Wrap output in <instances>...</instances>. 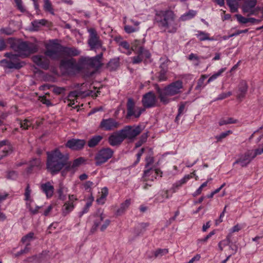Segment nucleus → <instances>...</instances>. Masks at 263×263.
<instances>
[{"label":"nucleus","instance_id":"obj_1","mask_svg":"<svg viewBox=\"0 0 263 263\" xmlns=\"http://www.w3.org/2000/svg\"><path fill=\"white\" fill-rule=\"evenodd\" d=\"M155 19L158 25L165 31L175 33L179 27L174 12L170 10L156 11Z\"/></svg>","mask_w":263,"mask_h":263},{"label":"nucleus","instance_id":"obj_2","mask_svg":"<svg viewBox=\"0 0 263 263\" xmlns=\"http://www.w3.org/2000/svg\"><path fill=\"white\" fill-rule=\"evenodd\" d=\"M68 154H62L58 149L47 152V169L52 174L59 172L67 164Z\"/></svg>","mask_w":263,"mask_h":263},{"label":"nucleus","instance_id":"obj_3","mask_svg":"<svg viewBox=\"0 0 263 263\" xmlns=\"http://www.w3.org/2000/svg\"><path fill=\"white\" fill-rule=\"evenodd\" d=\"M182 88V82L180 80H177L171 83L163 89H158L157 92L160 101L164 104H168L172 101L169 97L180 94Z\"/></svg>","mask_w":263,"mask_h":263},{"label":"nucleus","instance_id":"obj_4","mask_svg":"<svg viewBox=\"0 0 263 263\" xmlns=\"http://www.w3.org/2000/svg\"><path fill=\"white\" fill-rule=\"evenodd\" d=\"M144 43L143 40H136L133 42V50H135L134 51L137 54L132 58V62L134 64H139L143 59H148L151 57V53L149 51L143 47Z\"/></svg>","mask_w":263,"mask_h":263},{"label":"nucleus","instance_id":"obj_5","mask_svg":"<svg viewBox=\"0 0 263 263\" xmlns=\"http://www.w3.org/2000/svg\"><path fill=\"white\" fill-rule=\"evenodd\" d=\"M7 59L0 61V66L8 69H19L25 65V63L21 61L17 54L7 52L5 54Z\"/></svg>","mask_w":263,"mask_h":263},{"label":"nucleus","instance_id":"obj_6","mask_svg":"<svg viewBox=\"0 0 263 263\" xmlns=\"http://www.w3.org/2000/svg\"><path fill=\"white\" fill-rule=\"evenodd\" d=\"M12 48L18 53L17 55L19 57H24L36 52L38 49L36 45L26 42H22L17 45H14Z\"/></svg>","mask_w":263,"mask_h":263},{"label":"nucleus","instance_id":"obj_7","mask_svg":"<svg viewBox=\"0 0 263 263\" xmlns=\"http://www.w3.org/2000/svg\"><path fill=\"white\" fill-rule=\"evenodd\" d=\"M87 31L89 33L87 43L90 49L95 51L98 49L105 51L106 48L103 46V42L97 31L94 28H89Z\"/></svg>","mask_w":263,"mask_h":263},{"label":"nucleus","instance_id":"obj_8","mask_svg":"<svg viewBox=\"0 0 263 263\" xmlns=\"http://www.w3.org/2000/svg\"><path fill=\"white\" fill-rule=\"evenodd\" d=\"M46 49L45 55L51 59H59L62 55L63 46L55 40L50 41L46 45Z\"/></svg>","mask_w":263,"mask_h":263},{"label":"nucleus","instance_id":"obj_9","mask_svg":"<svg viewBox=\"0 0 263 263\" xmlns=\"http://www.w3.org/2000/svg\"><path fill=\"white\" fill-rule=\"evenodd\" d=\"M114 151L110 148H104L100 149L95 156L96 164L100 165L111 158Z\"/></svg>","mask_w":263,"mask_h":263},{"label":"nucleus","instance_id":"obj_10","mask_svg":"<svg viewBox=\"0 0 263 263\" xmlns=\"http://www.w3.org/2000/svg\"><path fill=\"white\" fill-rule=\"evenodd\" d=\"M31 190L30 188L29 184H27L25 192L24 193L25 200L26 201V205L27 208L29 210L32 214H36L37 213L39 210L41 208V206L35 205V208H33V199L31 197Z\"/></svg>","mask_w":263,"mask_h":263},{"label":"nucleus","instance_id":"obj_11","mask_svg":"<svg viewBox=\"0 0 263 263\" xmlns=\"http://www.w3.org/2000/svg\"><path fill=\"white\" fill-rule=\"evenodd\" d=\"M145 109L135 105V102L131 98H129L127 102V116L139 118Z\"/></svg>","mask_w":263,"mask_h":263},{"label":"nucleus","instance_id":"obj_12","mask_svg":"<svg viewBox=\"0 0 263 263\" xmlns=\"http://www.w3.org/2000/svg\"><path fill=\"white\" fill-rule=\"evenodd\" d=\"M142 103L144 108H152L156 106L157 99L153 91H149L143 96Z\"/></svg>","mask_w":263,"mask_h":263},{"label":"nucleus","instance_id":"obj_13","mask_svg":"<svg viewBox=\"0 0 263 263\" xmlns=\"http://www.w3.org/2000/svg\"><path fill=\"white\" fill-rule=\"evenodd\" d=\"M141 126H126L123 129H121L125 139H133L138 136L142 130Z\"/></svg>","mask_w":263,"mask_h":263},{"label":"nucleus","instance_id":"obj_14","mask_svg":"<svg viewBox=\"0 0 263 263\" xmlns=\"http://www.w3.org/2000/svg\"><path fill=\"white\" fill-rule=\"evenodd\" d=\"M162 173L160 170L156 168H149L144 171L143 175V180L145 182L154 181L157 177H162Z\"/></svg>","mask_w":263,"mask_h":263},{"label":"nucleus","instance_id":"obj_15","mask_svg":"<svg viewBox=\"0 0 263 263\" xmlns=\"http://www.w3.org/2000/svg\"><path fill=\"white\" fill-rule=\"evenodd\" d=\"M257 0H246L242 7V10L244 13H248V15H257L256 7Z\"/></svg>","mask_w":263,"mask_h":263},{"label":"nucleus","instance_id":"obj_16","mask_svg":"<svg viewBox=\"0 0 263 263\" xmlns=\"http://www.w3.org/2000/svg\"><path fill=\"white\" fill-rule=\"evenodd\" d=\"M120 125L118 122L113 118L103 119L100 124V127L105 130H111L118 128Z\"/></svg>","mask_w":263,"mask_h":263},{"label":"nucleus","instance_id":"obj_17","mask_svg":"<svg viewBox=\"0 0 263 263\" xmlns=\"http://www.w3.org/2000/svg\"><path fill=\"white\" fill-rule=\"evenodd\" d=\"M34 234L33 232H30L27 235H25L22 238L21 241L26 246L24 249L21 250L15 256H18L22 254L28 252L30 249V242L34 239Z\"/></svg>","mask_w":263,"mask_h":263},{"label":"nucleus","instance_id":"obj_18","mask_svg":"<svg viewBox=\"0 0 263 263\" xmlns=\"http://www.w3.org/2000/svg\"><path fill=\"white\" fill-rule=\"evenodd\" d=\"M103 56L101 52L96 56L92 58L86 57L82 59L83 62L92 67L99 68L101 66V60Z\"/></svg>","mask_w":263,"mask_h":263},{"label":"nucleus","instance_id":"obj_19","mask_svg":"<svg viewBox=\"0 0 263 263\" xmlns=\"http://www.w3.org/2000/svg\"><path fill=\"white\" fill-rule=\"evenodd\" d=\"M68 198V201L64 203L62 208V212L64 215L69 214L73 211L76 205L74 202L78 199L74 195H69Z\"/></svg>","mask_w":263,"mask_h":263},{"label":"nucleus","instance_id":"obj_20","mask_svg":"<svg viewBox=\"0 0 263 263\" xmlns=\"http://www.w3.org/2000/svg\"><path fill=\"white\" fill-rule=\"evenodd\" d=\"M115 40L119 46V49L121 52L127 55H130L132 52L135 50H133V42L132 44L131 48H130L129 43L127 41H123L121 37H116Z\"/></svg>","mask_w":263,"mask_h":263},{"label":"nucleus","instance_id":"obj_21","mask_svg":"<svg viewBox=\"0 0 263 263\" xmlns=\"http://www.w3.org/2000/svg\"><path fill=\"white\" fill-rule=\"evenodd\" d=\"M124 139L122 130H120L111 135L108 138V141L111 145L116 146L119 145Z\"/></svg>","mask_w":263,"mask_h":263},{"label":"nucleus","instance_id":"obj_22","mask_svg":"<svg viewBox=\"0 0 263 263\" xmlns=\"http://www.w3.org/2000/svg\"><path fill=\"white\" fill-rule=\"evenodd\" d=\"M253 159V156L249 150L244 154L241 155L239 158L234 162L233 165L239 164L242 167L246 166L249 164Z\"/></svg>","mask_w":263,"mask_h":263},{"label":"nucleus","instance_id":"obj_23","mask_svg":"<svg viewBox=\"0 0 263 263\" xmlns=\"http://www.w3.org/2000/svg\"><path fill=\"white\" fill-rule=\"evenodd\" d=\"M85 144L84 140L72 139L67 142L66 146L72 150H79L84 147Z\"/></svg>","mask_w":263,"mask_h":263},{"label":"nucleus","instance_id":"obj_24","mask_svg":"<svg viewBox=\"0 0 263 263\" xmlns=\"http://www.w3.org/2000/svg\"><path fill=\"white\" fill-rule=\"evenodd\" d=\"M32 60L34 63L44 69H47L49 66V60L43 55H35L33 57Z\"/></svg>","mask_w":263,"mask_h":263},{"label":"nucleus","instance_id":"obj_25","mask_svg":"<svg viewBox=\"0 0 263 263\" xmlns=\"http://www.w3.org/2000/svg\"><path fill=\"white\" fill-rule=\"evenodd\" d=\"M248 89V85L246 81L242 80L240 82L238 86V91L237 92V98L241 100L245 98Z\"/></svg>","mask_w":263,"mask_h":263},{"label":"nucleus","instance_id":"obj_26","mask_svg":"<svg viewBox=\"0 0 263 263\" xmlns=\"http://www.w3.org/2000/svg\"><path fill=\"white\" fill-rule=\"evenodd\" d=\"M40 189L46 195L47 198L52 197L54 193V187L50 182H47L40 185Z\"/></svg>","mask_w":263,"mask_h":263},{"label":"nucleus","instance_id":"obj_27","mask_svg":"<svg viewBox=\"0 0 263 263\" xmlns=\"http://www.w3.org/2000/svg\"><path fill=\"white\" fill-rule=\"evenodd\" d=\"M105 215L103 213H100V215L98 217V219H97L95 222V225L96 228H98L100 226V230L102 231H104L107 227L109 226L110 221L109 219H106L103 221L105 218Z\"/></svg>","mask_w":263,"mask_h":263},{"label":"nucleus","instance_id":"obj_28","mask_svg":"<svg viewBox=\"0 0 263 263\" xmlns=\"http://www.w3.org/2000/svg\"><path fill=\"white\" fill-rule=\"evenodd\" d=\"M195 35L200 41L214 40L213 37H210V34L205 31L197 30Z\"/></svg>","mask_w":263,"mask_h":263},{"label":"nucleus","instance_id":"obj_29","mask_svg":"<svg viewBox=\"0 0 263 263\" xmlns=\"http://www.w3.org/2000/svg\"><path fill=\"white\" fill-rule=\"evenodd\" d=\"M4 146H6L3 151L4 154L0 155V160L5 156H7L9 153L11 151V147L9 144V142L7 140H4L0 141V148L3 147Z\"/></svg>","mask_w":263,"mask_h":263},{"label":"nucleus","instance_id":"obj_30","mask_svg":"<svg viewBox=\"0 0 263 263\" xmlns=\"http://www.w3.org/2000/svg\"><path fill=\"white\" fill-rule=\"evenodd\" d=\"M80 53V51L76 48L63 47L62 54L73 57L79 55Z\"/></svg>","mask_w":263,"mask_h":263},{"label":"nucleus","instance_id":"obj_31","mask_svg":"<svg viewBox=\"0 0 263 263\" xmlns=\"http://www.w3.org/2000/svg\"><path fill=\"white\" fill-rule=\"evenodd\" d=\"M130 200L127 199L124 202L122 203L120 208L116 211L117 215H121L123 214L125 211L128 209L130 204Z\"/></svg>","mask_w":263,"mask_h":263},{"label":"nucleus","instance_id":"obj_32","mask_svg":"<svg viewBox=\"0 0 263 263\" xmlns=\"http://www.w3.org/2000/svg\"><path fill=\"white\" fill-rule=\"evenodd\" d=\"M226 70V68H221L217 72L214 73L208 80L207 84H209L215 80H216L218 78L221 77L222 73Z\"/></svg>","mask_w":263,"mask_h":263},{"label":"nucleus","instance_id":"obj_33","mask_svg":"<svg viewBox=\"0 0 263 263\" xmlns=\"http://www.w3.org/2000/svg\"><path fill=\"white\" fill-rule=\"evenodd\" d=\"M192 175H195V172H194L191 174L185 175L180 180L175 182L174 185L176 187L181 186L182 184H184L185 183H186L190 179H191L193 177Z\"/></svg>","mask_w":263,"mask_h":263},{"label":"nucleus","instance_id":"obj_34","mask_svg":"<svg viewBox=\"0 0 263 263\" xmlns=\"http://www.w3.org/2000/svg\"><path fill=\"white\" fill-rule=\"evenodd\" d=\"M67 192V189L65 187L63 184H59V189L57 193L59 196V199L62 200H64L66 198V194Z\"/></svg>","mask_w":263,"mask_h":263},{"label":"nucleus","instance_id":"obj_35","mask_svg":"<svg viewBox=\"0 0 263 263\" xmlns=\"http://www.w3.org/2000/svg\"><path fill=\"white\" fill-rule=\"evenodd\" d=\"M196 14L197 12L196 11L190 10L188 12L182 14L179 19L181 21H185L193 18Z\"/></svg>","mask_w":263,"mask_h":263},{"label":"nucleus","instance_id":"obj_36","mask_svg":"<svg viewBox=\"0 0 263 263\" xmlns=\"http://www.w3.org/2000/svg\"><path fill=\"white\" fill-rule=\"evenodd\" d=\"M47 20L45 19H41L39 20H34L32 22L31 24L33 27V30L37 31L41 26H45L47 23Z\"/></svg>","mask_w":263,"mask_h":263},{"label":"nucleus","instance_id":"obj_37","mask_svg":"<svg viewBox=\"0 0 263 263\" xmlns=\"http://www.w3.org/2000/svg\"><path fill=\"white\" fill-rule=\"evenodd\" d=\"M231 12H237L238 9V3L237 0H226Z\"/></svg>","mask_w":263,"mask_h":263},{"label":"nucleus","instance_id":"obj_38","mask_svg":"<svg viewBox=\"0 0 263 263\" xmlns=\"http://www.w3.org/2000/svg\"><path fill=\"white\" fill-rule=\"evenodd\" d=\"M102 139V137L101 136H95L89 140L88 145L90 147H93L96 146Z\"/></svg>","mask_w":263,"mask_h":263},{"label":"nucleus","instance_id":"obj_39","mask_svg":"<svg viewBox=\"0 0 263 263\" xmlns=\"http://www.w3.org/2000/svg\"><path fill=\"white\" fill-rule=\"evenodd\" d=\"M74 63L75 62L73 59L63 60L61 62L60 66L62 68H70L73 67Z\"/></svg>","mask_w":263,"mask_h":263},{"label":"nucleus","instance_id":"obj_40","mask_svg":"<svg viewBox=\"0 0 263 263\" xmlns=\"http://www.w3.org/2000/svg\"><path fill=\"white\" fill-rule=\"evenodd\" d=\"M43 8L45 11L49 12L51 14H55L52 4L49 0L44 1Z\"/></svg>","mask_w":263,"mask_h":263},{"label":"nucleus","instance_id":"obj_41","mask_svg":"<svg viewBox=\"0 0 263 263\" xmlns=\"http://www.w3.org/2000/svg\"><path fill=\"white\" fill-rule=\"evenodd\" d=\"M251 154L253 156V158H254L257 155H260L263 153V143L262 144L259 145L257 148L255 149L249 150Z\"/></svg>","mask_w":263,"mask_h":263},{"label":"nucleus","instance_id":"obj_42","mask_svg":"<svg viewBox=\"0 0 263 263\" xmlns=\"http://www.w3.org/2000/svg\"><path fill=\"white\" fill-rule=\"evenodd\" d=\"M189 60L192 61L194 62V65H198L200 63V59H204L205 58L203 57H199L197 55L194 53H191L189 55L188 58Z\"/></svg>","mask_w":263,"mask_h":263},{"label":"nucleus","instance_id":"obj_43","mask_svg":"<svg viewBox=\"0 0 263 263\" xmlns=\"http://www.w3.org/2000/svg\"><path fill=\"white\" fill-rule=\"evenodd\" d=\"M119 65V61L118 59H114L111 60L108 64V67L111 70H116Z\"/></svg>","mask_w":263,"mask_h":263},{"label":"nucleus","instance_id":"obj_44","mask_svg":"<svg viewBox=\"0 0 263 263\" xmlns=\"http://www.w3.org/2000/svg\"><path fill=\"white\" fill-rule=\"evenodd\" d=\"M208 77V76L206 74L202 75L201 76L198 81L197 85L196 87L197 89H201L205 87L206 84H204V81Z\"/></svg>","mask_w":263,"mask_h":263},{"label":"nucleus","instance_id":"obj_45","mask_svg":"<svg viewBox=\"0 0 263 263\" xmlns=\"http://www.w3.org/2000/svg\"><path fill=\"white\" fill-rule=\"evenodd\" d=\"M237 122V120L232 118H228L227 119H222L219 122V125L222 126L229 124L236 123Z\"/></svg>","mask_w":263,"mask_h":263},{"label":"nucleus","instance_id":"obj_46","mask_svg":"<svg viewBox=\"0 0 263 263\" xmlns=\"http://www.w3.org/2000/svg\"><path fill=\"white\" fill-rule=\"evenodd\" d=\"M167 198H168L167 192L166 191H163L157 195L155 199L157 202H162Z\"/></svg>","mask_w":263,"mask_h":263},{"label":"nucleus","instance_id":"obj_47","mask_svg":"<svg viewBox=\"0 0 263 263\" xmlns=\"http://www.w3.org/2000/svg\"><path fill=\"white\" fill-rule=\"evenodd\" d=\"M33 123V121L31 119H26L21 122V127L23 129H27L29 126H31Z\"/></svg>","mask_w":263,"mask_h":263},{"label":"nucleus","instance_id":"obj_48","mask_svg":"<svg viewBox=\"0 0 263 263\" xmlns=\"http://www.w3.org/2000/svg\"><path fill=\"white\" fill-rule=\"evenodd\" d=\"M42 162L40 159H34L30 162L29 170H31L34 167H40Z\"/></svg>","mask_w":263,"mask_h":263},{"label":"nucleus","instance_id":"obj_49","mask_svg":"<svg viewBox=\"0 0 263 263\" xmlns=\"http://www.w3.org/2000/svg\"><path fill=\"white\" fill-rule=\"evenodd\" d=\"M232 132L231 130H227L226 132H223L221 133L219 135H217L215 136V139L218 141H220L223 138L227 137L229 134H231Z\"/></svg>","mask_w":263,"mask_h":263},{"label":"nucleus","instance_id":"obj_50","mask_svg":"<svg viewBox=\"0 0 263 263\" xmlns=\"http://www.w3.org/2000/svg\"><path fill=\"white\" fill-rule=\"evenodd\" d=\"M232 95V92L231 91H228L227 92H223L218 95V96L214 99V101L217 100H221L225 98H228Z\"/></svg>","mask_w":263,"mask_h":263},{"label":"nucleus","instance_id":"obj_51","mask_svg":"<svg viewBox=\"0 0 263 263\" xmlns=\"http://www.w3.org/2000/svg\"><path fill=\"white\" fill-rule=\"evenodd\" d=\"M124 30L127 33H131L138 31L139 27H133L129 25H125L124 26Z\"/></svg>","mask_w":263,"mask_h":263},{"label":"nucleus","instance_id":"obj_52","mask_svg":"<svg viewBox=\"0 0 263 263\" xmlns=\"http://www.w3.org/2000/svg\"><path fill=\"white\" fill-rule=\"evenodd\" d=\"M168 253V250L166 249H160L157 250H156L155 253V257H160L162 256L165 254H166Z\"/></svg>","mask_w":263,"mask_h":263},{"label":"nucleus","instance_id":"obj_53","mask_svg":"<svg viewBox=\"0 0 263 263\" xmlns=\"http://www.w3.org/2000/svg\"><path fill=\"white\" fill-rule=\"evenodd\" d=\"M235 17L240 24H245L248 23V18L243 17L240 14H236Z\"/></svg>","mask_w":263,"mask_h":263},{"label":"nucleus","instance_id":"obj_54","mask_svg":"<svg viewBox=\"0 0 263 263\" xmlns=\"http://www.w3.org/2000/svg\"><path fill=\"white\" fill-rule=\"evenodd\" d=\"M78 96V92L77 91H71L69 93L68 97L69 101H70V103H69L70 105L72 106V105L74 104V102L73 100H72V99L73 98L77 97Z\"/></svg>","mask_w":263,"mask_h":263},{"label":"nucleus","instance_id":"obj_55","mask_svg":"<svg viewBox=\"0 0 263 263\" xmlns=\"http://www.w3.org/2000/svg\"><path fill=\"white\" fill-rule=\"evenodd\" d=\"M13 31L9 27L3 28L0 29V33L6 35H11L13 33Z\"/></svg>","mask_w":263,"mask_h":263},{"label":"nucleus","instance_id":"obj_56","mask_svg":"<svg viewBox=\"0 0 263 263\" xmlns=\"http://www.w3.org/2000/svg\"><path fill=\"white\" fill-rule=\"evenodd\" d=\"M215 234V231H213L211 232L208 235H207L204 237L201 238L198 240V242H206L210 238H211L213 235Z\"/></svg>","mask_w":263,"mask_h":263},{"label":"nucleus","instance_id":"obj_57","mask_svg":"<svg viewBox=\"0 0 263 263\" xmlns=\"http://www.w3.org/2000/svg\"><path fill=\"white\" fill-rule=\"evenodd\" d=\"M84 162V159L82 158H79L74 160L72 164V167L75 168L79 166Z\"/></svg>","mask_w":263,"mask_h":263},{"label":"nucleus","instance_id":"obj_58","mask_svg":"<svg viewBox=\"0 0 263 263\" xmlns=\"http://www.w3.org/2000/svg\"><path fill=\"white\" fill-rule=\"evenodd\" d=\"M230 242H229V240H226V239L220 241L218 243V247L219 249L222 251L223 250L224 247L227 246H228Z\"/></svg>","mask_w":263,"mask_h":263},{"label":"nucleus","instance_id":"obj_59","mask_svg":"<svg viewBox=\"0 0 263 263\" xmlns=\"http://www.w3.org/2000/svg\"><path fill=\"white\" fill-rule=\"evenodd\" d=\"M184 109L185 105L183 104H182L179 106L178 108V113L176 118V120H178L179 119V117L183 114Z\"/></svg>","mask_w":263,"mask_h":263},{"label":"nucleus","instance_id":"obj_60","mask_svg":"<svg viewBox=\"0 0 263 263\" xmlns=\"http://www.w3.org/2000/svg\"><path fill=\"white\" fill-rule=\"evenodd\" d=\"M248 29H244V30H237L235 33L229 35V36H228V38L238 35L241 33H247V32H248Z\"/></svg>","mask_w":263,"mask_h":263},{"label":"nucleus","instance_id":"obj_61","mask_svg":"<svg viewBox=\"0 0 263 263\" xmlns=\"http://www.w3.org/2000/svg\"><path fill=\"white\" fill-rule=\"evenodd\" d=\"M16 5L17 9L22 12H24L26 11V9L23 4L22 1L16 3Z\"/></svg>","mask_w":263,"mask_h":263},{"label":"nucleus","instance_id":"obj_62","mask_svg":"<svg viewBox=\"0 0 263 263\" xmlns=\"http://www.w3.org/2000/svg\"><path fill=\"white\" fill-rule=\"evenodd\" d=\"M53 90L57 94H61L64 92L65 89L64 87H55Z\"/></svg>","mask_w":263,"mask_h":263},{"label":"nucleus","instance_id":"obj_63","mask_svg":"<svg viewBox=\"0 0 263 263\" xmlns=\"http://www.w3.org/2000/svg\"><path fill=\"white\" fill-rule=\"evenodd\" d=\"M146 164L145 165V167L147 168V169L149 168V165L153 164L154 162L153 158L152 157H148L146 158Z\"/></svg>","mask_w":263,"mask_h":263},{"label":"nucleus","instance_id":"obj_64","mask_svg":"<svg viewBox=\"0 0 263 263\" xmlns=\"http://www.w3.org/2000/svg\"><path fill=\"white\" fill-rule=\"evenodd\" d=\"M17 174L15 171H10L8 173L7 178L10 179H14L17 177Z\"/></svg>","mask_w":263,"mask_h":263}]
</instances>
